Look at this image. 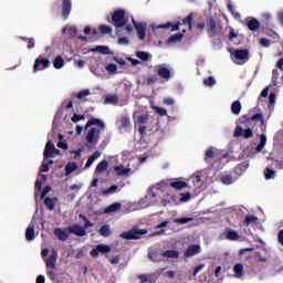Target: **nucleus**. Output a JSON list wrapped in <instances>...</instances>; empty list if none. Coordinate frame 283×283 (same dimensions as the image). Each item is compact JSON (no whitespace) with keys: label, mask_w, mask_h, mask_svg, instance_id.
<instances>
[{"label":"nucleus","mask_w":283,"mask_h":283,"mask_svg":"<svg viewBox=\"0 0 283 283\" xmlns=\"http://www.w3.org/2000/svg\"><path fill=\"white\" fill-rule=\"evenodd\" d=\"M105 129V124L101 122L99 119L92 118L87 122L85 126V146L88 149H94L96 145H98V140L101 138V132Z\"/></svg>","instance_id":"1"},{"label":"nucleus","mask_w":283,"mask_h":283,"mask_svg":"<svg viewBox=\"0 0 283 283\" xmlns=\"http://www.w3.org/2000/svg\"><path fill=\"white\" fill-rule=\"evenodd\" d=\"M167 185H169L170 187H172V189H176L177 191H180V189H185L186 187H188L187 182L180 180L171 182L168 180V184L165 181H160L148 189V198H157L158 191H160V189H165Z\"/></svg>","instance_id":"2"},{"label":"nucleus","mask_w":283,"mask_h":283,"mask_svg":"<svg viewBox=\"0 0 283 283\" xmlns=\"http://www.w3.org/2000/svg\"><path fill=\"white\" fill-rule=\"evenodd\" d=\"M59 154L60 151L56 149V147H54V144H52V142H48L43 153L44 160L41 167L42 174L50 171V165H52V160H50V158H56Z\"/></svg>","instance_id":"3"},{"label":"nucleus","mask_w":283,"mask_h":283,"mask_svg":"<svg viewBox=\"0 0 283 283\" xmlns=\"http://www.w3.org/2000/svg\"><path fill=\"white\" fill-rule=\"evenodd\" d=\"M133 120L136 127H139L140 134H145L147 129V123H149V114L146 113L145 108H137L133 113Z\"/></svg>","instance_id":"4"},{"label":"nucleus","mask_w":283,"mask_h":283,"mask_svg":"<svg viewBox=\"0 0 283 283\" xmlns=\"http://www.w3.org/2000/svg\"><path fill=\"white\" fill-rule=\"evenodd\" d=\"M191 21H193V18H191V15H188L182 20V23H178L174 25H171V23L159 24V25L153 24V31L156 32V30L171 28V32H176L180 30V25H184L185 28L182 29V32L185 33L187 32V30H191Z\"/></svg>","instance_id":"5"},{"label":"nucleus","mask_w":283,"mask_h":283,"mask_svg":"<svg viewBox=\"0 0 283 283\" xmlns=\"http://www.w3.org/2000/svg\"><path fill=\"white\" fill-rule=\"evenodd\" d=\"M231 60L237 65H244L249 61V51L247 50H235L230 52Z\"/></svg>","instance_id":"6"},{"label":"nucleus","mask_w":283,"mask_h":283,"mask_svg":"<svg viewBox=\"0 0 283 283\" xmlns=\"http://www.w3.org/2000/svg\"><path fill=\"white\" fill-rule=\"evenodd\" d=\"M113 23L115 28H123L127 23V17L125 15V10L119 9L113 14Z\"/></svg>","instance_id":"7"},{"label":"nucleus","mask_w":283,"mask_h":283,"mask_svg":"<svg viewBox=\"0 0 283 283\" xmlns=\"http://www.w3.org/2000/svg\"><path fill=\"white\" fill-rule=\"evenodd\" d=\"M147 230H136L133 229L130 231L127 232H123L120 234V238H123V240H139V238H142V235H146Z\"/></svg>","instance_id":"8"},{"label":"nucleus","mask_w":283,"mask_h":283,"mask_svg":"<svg viewBox=\"0 0 283 283\" xmlns=\"http://www.w3.org/2000/svg\"><path fill=\"white\" fill-rule=\"evenodd\" d=\"M114 174L115 176H118L119 178H129L134 171L129 166L125 167L123 164H119L114 167Z\"/></svg>","instance_id":"9"},{"label":"nucleus","mask_w":283,"mask_h":283,"mask_svg":"<svg viewBox=\"0 0 283 283\" xmlns=\"http://www.w3.org/2000/svg\"><path fill=\"white\" fill-rule=\"evenodd\" d=\"M46 264V274L52 276L54 275V270L56 269V251H53L52 254L45 259Z\"/></svg>","instance_id":"10"},{"label":"nucleus","mask_w":283,"mask_h":283,"mask_svg":"<svg viewBox=\"0 0 283 283\" xmlns=\"http://www.w3.org/2000/svg\"><path fill=\"white\" fill-rule=\"evenodd\" d=\"M157 75L164 81H169L171 78V71H169V65L167 64H159L156 66Z\"/></svg>","instance_id":"11"},{"label":"nucleus","mask_w":283,"mask_h":283,"mask_svg":"<svg viewBox=\"0 0 283 283\" xmlns=\"http://www.w3.org/2000/svg\"><path fill=\"white\" fill-rule=\"evenodd\" d=\"M48 67H50V60L39 56L34 62L33 72H41L43 70H48Z\"/></svg>","instance_id":"12"},{"label":"nucleus","mask_w":283,"mask_h":283,"mask_svg":"<svg viewBox=\"0 0 283 283\" xmlns=\"http://www.w3.org/2000/svg\"><path fill=\"white\" fill-rule=\"evenodd\" d=\"M116 125L119 132H125L132 127V120L128 115H124L116 122Z\"/></svg>","instance_id":"13"},{"label":"nucleus","mask_w":283,"mask_h":283,"mask_svg":"<svg viewBox=\"0 0 283 283\" xmlns=\"http://www.w3.org/2000/svg\"><path fill=\"white\" fill-rule=\"evenodd\" d=\"M132 21H133V23L135 25V30H137L138 39L140 41H145L146 32H147V24H145V23H136V21H134V18H132Z\"/></svg>","instance_id":"14"},{"label":"nucleus","mask_w":283,"mask_h":283,"mask_svg":"<svg viewBox=\"0 0 283 283\" xmlns=\"http://www.w3.org/2000/svg\"><path fill=\"white\" fill-rule=\"evenodd\" d=\"M109 251H112V248H109V245L106 244H98L96 248H94L91 251V255L93 258H97L98 253H109Z\"/></svg>","instance_id":"15"},{"label":"nucleus","mask_w":283,"mask_h":283,"mask_svg":"<svg viewBox=\"0 0 283 283\" xmlns=\"http://www.w3.org/2000/svg\"><path fill=\"white\" fill-rule=\"evenodd\" d=\"M34 224H36V222L34 220H32L31 223L27 228L25 239L28 240V242H32V240H34V238H36V233L34 232Z\"/></svg>","instance_id":"16"},{"label":"nucleus","mask_w":283,"mask_h":283,"mask_svg":"<svg viewBox=\"0 0 283 283\" xmlns=\"http://www.w3.org/2000/svg\"><path fill=\"white\" fill-rule=\"evenodd\" d=\"M54 234L59 240H61L62 242H65V240H67V238L70 237V228H66V229L56 228L54 230Z\"/></svg>","instance_id":"17"},{"label":"nucleus","mask_w":283,"mask_h":283,"mask_svg":"<svg viewBox=\"0 0 283 283\" xmlns=\"http://www.w3.org/2000/svg\"><path fill=\"white\" fill-rule=\"evenodd\" d=\"M234 136L239 137L242 136L243 138H251V136H253V130H251L250 128L245 129L241 126H238L234 130Z\"/></svg>","instance_id":"18"},{"label":"nucleus","mask_w":283,"mask_h":283,"mask_svg":"<svg viewBox=\"0 0 283 283\" xmlns=\"http://www.w3.org/2000/svg\"><path fill=\"white\" fill-rule=\"evenodd\" d=\"M200 244L190 245L185 252L186 258H193V255H198V253H200Z\"/></svg>","instance_id":"19"},{"label":"nucleus","mask_w":283,"mask_h":283,"mask_svg":"<svg viewBox=\"0 0 283 283\" xmlns=\"http://www.w3.org/2000/svg\"><path fill=\"white\" fill-rule=\"evenodd\" d=\"M69 231H70V233H74L75 235H78L80 238H83V235L86 234L85 228H83V227H81L78 224L70 227Z\"/></svg>","instance_id":"20"},{"label":"nucleus","mask_w":283,"mask_h":283,"mask_svg":"<svg viewBox=\"0 0 283 283\" xmlns=\"http://www.w3.org/2000/svg\"><path fill=\"white\" fill-rule=\"evenodd\" d=\"M70 12H72V1L63 0V4H62V14H63V17H69Z\"/></svg>","instance_id":"21"},{"label":"nucleus","mask_w":283,"mask_h":283,"mask_svg":"<svg viewBox=\"0 0 283 283\" xmlns=\"http://www.w3.org/2000/svg\"><path fill=\"white\" fill-rule=\"evenodd\" d=\"M98 158H101V151L96 150L91 157H88L85 169H90V167H92V165H94V161L98 160Z\"/></svg>","instance_id":"22"},{"label":"nucleus","mask_w":283,"mask_h":283,"mask_svg":"<svg viewBox=\"0 0 283 283\" xmlns=\"http://www.w3.org/2000/svg\"><path fill=\"white\" fill-rule=\"evenodd\" d=\"M109 168V163L107 160H102L95 168V174H103L104 171H107Z\"/></svg>","instance_id":"23"},{"label":"nucleus","mask_w":283,"mask_h":283,"mask_svg":"<svg viewBox=\"0 0 283 283\" xmlns=\"http://www.w3.org/2000/svg\"><path fill=\"white\" fill-rule=\"evenodd\" d=\"M249 30L255 31L260 29V22L255 18H248Z\"/></svg>","instance_id":"24"},{"label":"nucleus","mask_w":283,"mask_h":283,"mask_svg":"<svg viewBox=\"0 0 283 283\" xmlns=\"http://www.w3.org/2000/svg\"><path fill=\"white\" fill-rule=\"evenodd\" d=\"M226 238L227 240L235 241V240H240V234H238V232L234 230L228 229L226 230Z\"/></svg>","instance_id":"25"},{"label":"nucleus","mask_w":283,"mask_h":283,"mask_svg":"<svg viewBox=\"0 0 283 283\" xmlns=\"http://www.w3.org/2000/svg\"><path fill=\"white\" fill-rule=\"evenodd\" d=\"M168 226H169V221H163L156 227V229H161V230L153 233L151 235H165V230L163 229H167Z\"/></svg>","instance_id":"26"},{"label":"nucleus","mask_w":283,"mask_h":283,"mask_svg":"<svg viewBox=\"0 0 283 283\" xmlns=\"http://www.w3.org/2000/svg\"><path fill=\"white\" fill-rule=\"evenodd\" d=\"M63 34H67L69 36H76V27L74 25H66L62 30Z\"/></svg>","instance_id":"27"},{"label":"nucleus","mask_w":283,"mask_h":283,"mask_svg":"<svg viewBox=\"0 0 283 283\" xmlns=\"http://www.w3.org/2000/svg\"><path fill=\"white\" fill-rule=\"evenodd\" d=\"M76 169H78V165L74 161L69 163L65 167L66 176H70V174H74Z\"/></svg>","instance_id":"28"},{"label":"nucleus","mask_w":283,"mask_h":283,"mask_svg":"<svg viewBox=\"0 0 283 283\" xmlns=\"http://www.w3.org/2000/svg\"><path fill=\"white\" fill-rule=\"evenodd\" d=\"M233 271H234L235 277H242V275H244V265L237 264V265H234Z\"/></svg>","instance_id":"29"},{"label":"nucleus","mask_w":283,"mask_h":283,"mask_svg":"<svg viewBox=\"0 0 283 283\" xmlns=\"http://www.w3.org/2000/svg\"><path fill=\"white\" fill-rule=\"evenodd\" d=\"M64 65L65 61L63 60V57H61V55H57L53 61V66L55 67V70H61V67H63Z\"/></svg>","instance_id":"30"},{"label":"nucleus","mask_w":283,"mask_h":283,"mask_svg":"<svg viewBox=\"0 0 283 283\" xmlns=\"http://www.w3.org/2000/svg\"><path fill=\"white\" fill-rule=\"evenodd\" d=\"M241 111H242V104H240V101H235L234 103H232V106H231L232 114L238 116V114H240Z\"/></svg>","instance_id":"31"},{"label":"nucleus","mask_w":283,"mask_h":283,"mask_svg":"<svg viewBox=\"0 0 283 283\" xmlns=\"http://www.w3.org/2000/svg\"><path fill=\"white\" fill-rule=\"evenodd\" d=\"M137 59H140V61H151V54L143 51H138L136 53Z\"/></svg>","instance_id":"32"},{"label":"nucleus","mask_w":283,"mask_h":283,"mask_svg":"<svg viewBox=\"0 0 283 283\" xmlns=\"http://www.w3.org/2000/svg\"><path fill=\"white\" fill-rule=\"evenodd\" d=\"M91 52H99V54H112L109 48L107 46H96L95 49H91Z\"/></svg>","instance_id":"33"},{"label":"nucleus","mask_w":283,"mask_h":283,"mask_svg":"<svg viewBox=\"0 0 283 283\" xmlns=\"http://www.w3.org/2000/svg\"><path fill=\"white\" fill-rule=\"evenodd\" d=\"M111 233L112 231L108 224H105L99 229V234L103 235V238H109Z\"/></svg>","instance_id":"34"},{"label":"nucleus","mask_w":283,"mask_h":283,"mask_svg":"<svg viewBox=\"0 0 283 283\" xmlns=\"http://www.w3.org/2000/svg\"><path fill=\"white\" fill-rule=\"evenodd\" d=\"M221 182L223 185H233L234 179H233V177H231V175L224 174L221 176Z\"/></svg>","instance_id":"35"},{"label":"nucleus","mask_w":283,"mask_h":283,"mask_svg":"<svg viewBox=\"0 0 283 283\" xmlns=\"http://www.w3.org/2000/svg\"><path fill=\"white\" fill-rule=\"evenodd\" d=\"M44 205L45 207H48V209H50V211H52V209H54L56 201L52 198H46L44 199Z\"/></svg>","instance_id":"36"},{"label":"nucleus","mask_w":283,"mask_h":283,"mask_svg":"<svg viewBox=\"0 0 283 283\" xmlns=\"http://www.w3.org/2000/svg\"><path fill=\"white\" fill-rule=\"evenodd\" d=\"M164 258H171L172 260H176V259H178V251L168 250L164 253Z\"/></svg>","instance_id":"37"},{"label":"nucleus","mask_w":283,"mask_h":283,"mask_svg":"<svg viewBox=\"0 0 283 283\" xmlns=\"http://www.w3.org/2000/svg\"><path fill=\"white\" fill-rule=\"evenodd\" d=\"M45 182V175H40L35 182V190H41L42 185Z\"/></svg>","instance_id":"38"},{"label":"nucleus","mask_w":283,"mask_h":283,"mask_svg":"<svg viewBox=\"0 0 283 283\" xmlns=\"http://www.w3.org/2000/svg\"><path fill=\"white\" fill-rule=\"evenodd\" d=\"M180 41H182V33H176L168 40V43H180Z\"/></svg>","instance_id":"39"},{"label":"nucleus","mask_w":283,"mask_h":283,"mask_svg":"<svg viewBox=\"0 0 283 283\" xmlns=\"http://www.w3.org/2000/svg\"><path fill=\"white\" fill-rule=\"evenodd\" d=\"M118 209H120V203H113L106 208L105 213H114V211H118Z\"/></svg>","instance_id":"40"},{"label":"nucleus","mask_w":283,"mask_h":283,"mask_svg":"<svg viewBox=\"0 0 283 283\" xmlns=\"http://www.w3.org/2000/svg\"><path fill=\"white\" fill-rule=\"evenodd\" d=\"M118 191V186H112L111 188L103 190V196H109V193H116Z\"/></svg>","instance_id":"41"},{"label":"nucleus","mask_w":283,"mask_h":283,"mask_svg":"<svg viewBox=\"0 0 283 283\" xmlns=\"http://www.w3.org/2000/svg\"><path fill=\"white\" fill-rule=\"evenodd\" d=\"M106 104L116 105L118 103V97L115 95L107 96L105 99Z\"/></svg>","instance_id":"42"},{"label":"nucleus","mask_w":283,"mask_h":283,"mask_svg":"<svg viewBox=\"0 0 283 283\" xmlns=\"http://www.w3.org/2000/svg\"><path fill=\"white\" fill-rule=\"evenodd\" d=\"M106 72H108V74H116V70H118V66H116V64H108L105 67Z\"/></svg>","instance_id":"43"},{"label":"nucleus","mask_w":283,"mask_h":283,"mask_svg":"<svg viewBox=\"0 0 283 283\" xmlns=\"http://www.w3.org/2000/svg\"><path fill=\"white\" fill-rule=\"evenodd\" d=\"M264 145H266V135L261 136V142L256 147V151H261L262 149H264Z\"/></svg>","instance_id":"44"},{"label":"nucleus","mask_w":283,"mask_h":283,"mask_svg":"<svg viewBox=\"0 0 283 283\" xmlns=\"http://www.w3.org/2000/svg\"><path fill=\"white\" fill-rule=\"evenodd\" d=\"M60 142L57 143V147L60 149H67V142L63 140V135H59Z\"/></svg>","instance_id":"45"},{"label":"nucleus","mask_w":283,"mask_h":283,"mask_svg":"<svg viewBox=\"0 0 283 283\" xmlns=\"http://www.w3.org/2000/svg\"><path fill=\"white\" fill-rule=\"evenodd\" d=\"M99 32L102 34H112V28L108 27V25L103 24V25L99 27Z\"/></svg>","instance_id":"46"},{"label":"nucleus","mask_w":283,"mask_h":283,"mask_svg":"<svg viewBox=\"0 0 283 283\" xmlns=\"http://www.w3.org/2000/svg\"><path fill=\"white\" fill-rule=\"evenodd\" d=\"M256 221H258V217H255V216H247L244 224H247V226L253 224V222H256Z\"/></svg>","instance_id":"47"},{"label":"nucleus","mask_w":283,"mask_h":283,"mask_svg":"<svg viewBox=\"0 0 283 283\" xmlns=\"http://www.w3.org/2000/svg\"><path fill=\"white\" fill-rule=\"evenodd\" d=\"M229 39L232 43H237V44L240 43V40H237L238 34L233 30L230 31Z\"/></svg>","instance_id":"48"},{"label":"nucleus","mask_w":283,"mask_h":283,"mask_svg":"<svg viewBox=\"0 0 283 283\" xmlns=\"http://www.w3.org/2000/svg\"><path fill=\"white\" fill-rule=\"evenodd\" d=\"M191 220H193V218H179L175 219L174 222L177 224H187V222H191Z\"/></svg>","instance_id":"49"},{"label":"nucleus","mask_w":283,"mask_h":283,"mask_svg":"<svg viewBox=\"0 0 283 283\" xmlns=\"http://www.w3.org/2000/svg\"><path fill=\"white\" fill-rule=\"evenodd\" d=\"M151 108L155 109L159 116H167V109L154 105Z\"/></svg>","instance_id":"50"},{"label":"nucleus","mask_w":283,"mask_h":283,"mask_svg":"<svg viewBox=\"0 0 283 283\" xmlns=\"http://www.w3.org/2000/svg\"><path fill=\"white\" fill-rule=\"evenodd\" d=\"M265 178L266 180H271V178H275V170L271 168H266Z\"/></svg>","instance_id":"51"},{"label":"nucleus","mask_w":283,"mask_h":283,"mask_svg":"<svg viewBox=\"0 0 283 283\" xmlns=\"http://www.w3.org/2000/svg\"><path fill=\"white\" fill-rule=\"evenodd\" d=\"M180 196L181 198L179 199V202H189V200H191V193L189 192L181 193Z\"/></svg>","instance_id":"52"},{"label":"nucleus","mask_w":283,"mask_h":283,"mask_svg":"<svg viewBox=\"0 0 283 283\" xmlns=\"http://www.w3.org/2000/svg\"><path fill=\"white\" fill-rule=\"evenodd\" d=\"M85 96H90V90H83L77 95L76 98L83 99Z\"/></svg>","instance_id":"53"},{"label":"nucleus","mask_w":283,"mask_h":283,"mask_svg":"<svg viewBox=\"0 0 283 283\" xmlns=\"http://www.w3.org/2000/svg\"><path fill=\"white\" fill-rule=\"evenodd\" d=\"M280 76V73L277 72V70L273 71V75H272V83L273 85H277V78Z\"/></svg>","instance_id":"54"},{"label":"nucleus","mask_w":283,"mask_h":283,"mask_svg":"<svg viewBox=\"0 0 283 283\" xmlns=\"http://www.w3.org/2000/svg\"><path fill=\"white\" fill-rule=\"evenodd\" d=\"M205 85L207 86H211V85H216V78L213 77H208L207 80L203 81Z\"/></svg>","instance_id":"55"},{"label":"nucleus","mask_w":283,"mask_h":283,"mask_svg":"<svg viewBox=\"0 0 283 283\" xmlns=\"http://www.w3.org/2000/svg\"><path fill=\"white\" fill-rule=\"evenodd\" d=\"M118 44L119 45H129V39H127L126 36L119 38Z\"/></svg>","instance_id":"56"},{"label":"nucleus","mask_w":283,"mask_h":283,"mask_svg":"<svg viewBox=\"0 0 283 283\" xmlns=\"http://www.w3.org/2000/svg\"><path fill=\"white\" fill-rule=\"evenodd\" d=\"M78 120H85V116H83V115H77V114L73 115L72 122H73V123H78Z\"/></svg>","instance_id":"57"},{"label":"nucleus","mask_w":283,"mask_h":283,"mask_svg":"<svg viewBox=\"0 0 283 283\" xmlns=\"http://www.w3.org/2000/svg\"><path fill=\"white\" fill-rule=\"evenodd\" d=\"M216 155V150L213 148H209L207 151H206V157L207 158H213V156Z\"/></svg>","instance_id":"58"},{"label":"nucleus","mask_w":283,"mask_h":283,"mask_svg":"<svg viewBox=\"0 0 283 283\" xmlns=\"http://www.w3.org/2000/svg\"><path fill=\"white\" fill-rule=\"evenodd\" d=\"M209 31L212 32V34H214V32H216V21L210 20V22H209Z\"/></svg>","instance_id":"59"},{"label":"nucleus","mask_w":283,"mask_h":283,"mask_svg":"<svg viewBox=\"0 0 283 283\" xmlns=\"http://www.w3.org/2000/svg\"><path fill=\"white\" fill-rule=\"evenodd\" d=\"M50 191H52V188H50L49 186H46L43 190V192L41 193V199L43 200V198H45V196H48V193H50Z\"/></svg>","instance_id":"60"},{"label":"nucleus","mask_w":283,"mask_h":283,"mask_svg":"<svg viewBox=\"0 0 283 283\" xmlns=\"http://www.w3.org/2000/svg\"><path fill=\"white\" fill-rule=\"evenodd\" d=\"M202 269H205V264H200L199 266L195 268L193 271V276L198 275L200 273V271H202Z\"/></svg>","instance_id":"61"},{"label":"nucleus","mask_w":283,"mask_h":283,"mask_svg":"<svg viewBox=\"0 0 283 283\" xmlns=\"http://www.w3.org/2000/svg\"><path fill=\"white\" fill-rule=\"evenodd\" d=\"M252 120H260L261 125L264 123L262 119V114H256L252 117Z\"/></svg>","instance_id":"62"},{"label":"nucleus","mask_w":283,"mask_h":283,"mask_svg":"<svg viewBox=\"0 0 283 283\" xmlns=\"http://www.w3.org/2000/svg\"><path fill=\"white\" fill-rule=\"evenodd\" d=\"M282 66H283V57L276 62V67L279 70H282Z\"/></svg>","instance_id":"63"},{"label":"nucleus","mask_w":283,"mask_h":283,"mask_svg":"<svg viewBox=\"0 0 283 283\" xmlns=\"http://www.w3.org/2000/svg\"><path fill=\"white\" fill-rule=\"evenodd\" d=\"M277 18H279L280 23H282V25H283V11L277 13Z\"/></svg>","instance_id":"64"}]
</instances>
